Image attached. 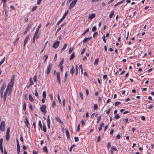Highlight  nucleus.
Instances as JSON below:
<instances>
[{
	"mask_svg": "<svg viewBox=\"0 0 154 154\" xmlns=\"http://www.w3.org/2000/svg\"><path fill=\"white\" fill-rule=\"evenodd\" d=\"M14 79L13 77L11 78L10 82L8 84L7 88L10 90L8 93V95L10 96L12 92V90L14 84Z\"/></svg>",
	"mask_w": 154,
	"mask_h": 154,
	"instance_id": "nucleus-1",
	"label": "nucleus"
},
{
	"mask_svg": "<svg viewBox=\"0 0 154 154\" xmlns=\"http://www.w3.org/2000/svg\"><path fill=\"white\" fill-rule=\"evenodd\" d=\"M53 65V64L51 63H50L49 65L48 66L47 70L46 71V73L48 75L49 74L51 71L52 66Z\"/></svg>",
	"mask_w": 154,
	"mask_h": 154,
	"instance_id": "nucleus-2",
	"label": "nucleus"
},
{
	"mask_svg": "<svg viewBox=\"0 0 154 154\" xmlns=\"http://www.w3.org/2000/svg\"><path fill=\"white\" fill-rule=\"evenodd\" d=\"M6 87V84H4L2 85L0 89V95L2 98L3 97L4 91Z\"/></svg>",
	"mask_w": 154,
	"mask_h": 154,
	"instance_id": "nucleus-3",
	"label": "nucleus"
},
{
	"mask_svg": "<svg viewBox=\"0 0 154 154\" xmlns=\"http://www.w3.org/2000/svg\"><path fill=\"white\" fill-rule=\"evenodd\" d=\"M5 123L4 121L1 122L0 125V130L2 131H3L5 130Z\"/></svg>",
	"mask_w": 154,
	"mask_h": 154,
	"instance_id": "nucleus-4",
	"label": "nucleus"
},
{
	"mask_svg": "<svg viewBox=\"0 0 154 154\" xmlns=\"http://www.w3.org/2000/svg\"><path fill=\"white\" fill-rule=\"evenodd\" d=\"M46 109V107L44 105H42V106L40 108V109L41 111L43 112L44 114H45L47 112Z\"/></svg>",
	"mask_w": 154,
	"mask_h": 154,
	"instance_id": "nucleus-5",
	"label": "nucleus"
},
{
	"mask_svg": "<svg viewBox=\"0 0 154 154\" xmlns=\"http://www.w3.org/2000/svg\"><path fill=\"white\" fill-rule=\"evenodd\" d=\"M10 90H9L8 88H6V90L5 91L4 96H3V97L4 99V101L5 102L7 98V96L8 93L9 92Z\"/></svg>",
	"mask_w": 154,
	"mask_h": 154,
	"instance_id": "nucleus-6",
	"label": "nucleus"
},
{
	"mask_svg": "<svg viewBox=\"0 0 154 154\" xmlns=\"http://www.w3.org/2000/svg\"><path fill=\"white\" fill-rule=\"evenodd\" d=\"M59 43L60 42L59 41H56L55 42L53 43V47L54 48H57L59 46Z\"/></svg>",
	"mask_w": 154,
	"mask_h": 154,
	"instance_id": "nucleus-7",
	"label": "nucleus"
},
{
	"mask_svg": "<svg viewBox=\"0 0 154 154\" xmlns=\"http://www.w3.org/2000/svg\"><path fill=\"white\" fill-rule=\"evenodd\" d=\"M57 80L59 84H60V73L59 72H57Z\"/></svg>",
	"mask_w": 154,
	"mask_h": 154,
	"instance_id": "nucleus-8",
	"label": "nucleus"
},
{
	"mask_svg": "<svg viewBox=\"0 0 154 154\" xmlns=\"http://www.w3.org/2000/svg\"><path fill=\"white\" fill-rule=\"evenodd\" d=\"M76 3H75L73 1H72V2L71 3L69 7V9H71L74 7V6L75 5Z\"/></svg>",
	"mask_w": 154,
	"mask_h": 154,
	"instance_id": "nucleus-9",
	"label": "nucleus"
},
{
	"mask_svg": "<svg viewBox=\"0 0 154 154\" xmlns=\"http://www.w3.org/2000/svg\"><path fill=\"white\" fill-rule=\"evenodd\" d=\"M29 35L27 36L26 37V38L24 40V45H23L24 47H25L26 45V43L27 42L29 38Z\"/></svg>",
	"mask_w": 154,
	"mask_h": 154,
	"instance_id": "nucleus-10",
	"label": "nucleus"
},
{
	"mask_svg": "<svg viewBox=\"0 0 154 154\" xmlns=\"http://www.w3.org/2000/svg\"><path fill=\"white\" fill-rule=\"evenodd\" d=\"M95 14H92L91 15L89 16L88 18L90 20L93 19L95 17Z\"/></svg>",
	"mask_w": 154,
	"mask_h": 154,
	"instance_id": "nucleus-11",
	"label": "nucleus"
},
{
	"mask_svg": "<svg viewBox=\"0 0 154 154\" xmlns=\"http://www.w3.org/2000/svg\"><path fill=\"white\" fill-rule=\"evenodd\" d=\"M65 132L67 138L69 139L70 138V135L68 130L67 129H66Z\"/></svg>",
	"mask_w": 154,
	"mask_h": 154,
	"instance_id": "nucleus-12",
	"label": "nucleus"
},
{
	"mask_svg": "<svg viewBox=\"0 0 154 154\" xmlns=\"http://www.w3.org/2000/svg\"><path fill=\"white\" fill-rule=\"evenodd\" d=\"M25 123L26 124L27 127H28V125L29 124V122L28 121V119L27 117H26L25 118V120L24 121Z\"/></svg>",
	"mask_w": 154,
	"mask_h": 154,
	"instance_id": "nucleus-13",
	"label": "nucleus"
},
{
	"mask_svg": "<svg viewBox=\"0 0 154 154\" xmlns=\"http://www.w3.org/2000/svg\"><path fill=\"white\" fill-rule=\"evenodd\" d=\"M32 24H33L32 23H29V24H28L26 29L29 30L32 27Z\"/></svg>",
	"mask_w": 154,
	"mask_h": 154,
	"instance_id": "nucleus-14",
	"label": "nucleus"
},
{
	"mask_svg": "<svg viewBox=\"0 0 154 154\" xmlns=\"http://www.w3.org/2000/svg\"><path fill=\"white\" fill-rule=\"evenodd\" d=\"M114 10H113L112 11H111L109 16V17L110 18H111L112 17L114 14Z\"/></svg>",
	"mask_w": 154,
	"mask_h": 154,
	"instance_id": "nucleus-15",
	"label": "nucleus"
},
{
	"mask_svg": "<svg viewBox=\"0 0 154 154\" xmlns=\"http://www.w3.org/2000/svg\"><path fill=\"white\" fill-rule=\"evenodd\" d=\"M29 100L32 102H33L34 100V99H33L31 94H29Z\"/></svg>",
	"mask_w": 154,
	"mask_h": 154,
	"instance_id": "nucleus-16",
	"label": "nucleus"
},
{
	"mask_svg": "<svg viewBox=\"0 0 154 154\" xmlns=\"http://www.w3.org/2000/svg\"><path fill=\"white\" fill-rule=\"evenodd\" d=\"M56 120L58 122L60 123H63V122H62L60 119L58 117H56L55 118Z\"/></svg>",
	"mask_w": 154,
	"mask_h": 154,
	"instance_id": "nucleus-17",
	"label": "nucleus"
},
{
	"mask_svg": "<svg viewBox=\"0 0 154 154\" xmlns=\"http://www.w3.org/2000/svg\"><path fill=\"white\" fill-rule=\"evenodd\" d=\"M68 12H69V10H67V11H66L65 13L64 14V15H63L62 17V18L64 20L66 16L67 15V14L68 13Z\"/></svg>",
	"mask_w": 154,
	"mask_h": 154,
	"instance_id": "nucleus-18",
	"label": "nucleus"
},
{
	"mask_svg": "<svg viewBox=\"0 0 154 154\" xmlns=\"http://www.w3.org/2000/svg\"><path fill=\"white\" fill-rule=\"evenodd\" d=\"M70 72V73L72 75L74 72V68L73 66H72V68L71 69Z\"/></svg>",
	"mask_w": 154,
	"mask_h": 154,
	"instance_id": "nucleus-19",
	"label": "nucleus"
},
{
	"mask_svg": "<svg viewBox=\"0 0 154 154\" xmlns=\"http://www.w3.org/2000/svg\"><path fill=\"white\" fill-rule=\"evenodd\" d=\"M67 45V44L66 43H65L64 44V45L63 46V48H62V49H61V52H62L64 50L66 49Z\"/></svg>",
	"mask_w": 154,
	"mask_h": 154,
	"instance_id": "nucleus-20",
	"label": "nucleus"
},
{
	"mask_svg": "<svg viewBox=\"0 0 154 154\" xmlns=\"http://www.w3.org/2000/svg\"><path fill=\"white\" fill-rule=\"evenodd\" d=\"M99 59L98 58H97L95 59L94 62V64L95 65H97L98 63L99 62Z\"/></svg>",
	"mask_w": 154,
	"mask_h": 154,
	"instance_id": "nucleus-21",
	"label": "nucleus"
},
{
	"mask_svg": "<svg viewBox=\"0 0 154 154\" xmlns=\"http://www.w3.org/2000/svg\"><path fill=\"white\" fill-rule=\"evenodd\" d=\"M104 125V123H102L100 125V126L98 128V129H99V131H100L102 129V127Z\"/></svg>",
	"mask_w": 154,
	"mask_h": 154,
	"instance_id": "nucleus-22",
	"label": "nucleus"
},
{
	"mask_svg": "<svg viewBox=\"0 0 154 154\" xmlns=\"http://www.w3.org/2000/svg\"><path fill=\"white\" fill-rule=\"evenodd\" d=\"M43 151L44 152L46 153L48 152V149H47L46 146H45L43 148Z\"/></svg>",
	"mask_w": 154,
	"mask_h": 154,
	"instance_id": "nucleus-23",
	"label": "nucleus"
},
{
	"mask_svg": "<svg viewBox=\"0 0 154 154\" xmlns=\"http://www.w3.org/2000/svg\"><path fill=\"white\" fill-rule=\"evenodd\" d=\"M42 129H43V131L45 132H46V127L45 124L43 125V127Z\"/></svg>",
	"mask_w": 154,
	"mask_h": 154,
	"instance_id": "nucleus-24",
	"label": "nucleus"
},
{
	"mask_svg": "<svg viewBox=\"0 0 154 154\" xmlns=\"http://www.w3.org/2000/svg\"><path fill=\"white\" fill-rule=\"evenodd\" d=\"M74 49V48L73 47H71L69 48V54H70L73 51Z\"/></svg>",
	"mask_w": 154,
	"mask_h": 154,
	"instance_id": "nucleus-25",
	"label": "nucleus"
},
{
	"mask_svg": "<svg viewBox=\"0 0 154 154\" xmlns=\"http://www.w3.org/2000/svg\"><path fill=\"white\" fill-rule=\"evenodd\" d=\"M74 57L75 53L74 52H73L71 55L70 60H72L74 58Z\"/></svg>",
	"mask_w": 154,
	"mask_h": 154,
	"instance_id": "nucleus-26",
	"label": "nucleus"
},
{
	"mask_svg": "<svg viewBox=\"0 0 154 154\" xmlns=\"http://www.w3.org/2000/svg\"><path fill=\"white\" fill-rule=\"evenodd\" d=\"M42 97L43 98H45L46 97V92L44 91L42 93Z\"/></svg>",
	"mask_w": 154,
	"mask_h": 154,
	"instance_id": "nucleus-27",
	"label": "nucleus"
},
{
	"mask_svg": "<svg viewBox=\"0 0 154 154\" xmlns=\"http://www.w3.org/2000/svg\"><path fill=\"white\" fill-rule=\"evenodd\" d=\"M89 31V28L87 29L85 32L82 34V35H84L86 33Z\"/></svg>",
	"mask_w": 154,
	"mask_h": 154,
	"instance_id": "nucleus-28",
	"label": "nucleus"
},
{
	"mask_svg": "<svg viewBox=\"0 0 154 154\" xmlns=\"http://www.w3.org/2000/svg\"><path fill=\"white\" fill-rule=\"evenodd\" d=\"M63 62H64V59H62L61 61L60 62V63L59 64V66H63L62 65L63 64Z\"/></svg>",
	"mask_w": 154,
	"mask_h": 154,
	"instance_id": "nucleus-29",
	"label": "nucleus"
},
{
	"mask_svg": "<svg viewBox=\"0 0 154 154\" xmlns=\"http://www.w3.org/2000/svg\"><path fill=\"white\" fill-rule=\"evenodd\" d=\"M47 124H50V116H48L47 119Z\"/></svg>",
	"mask_w": 154,
	"mask_h": 154,
	"instance_id": "nucleus-30",
	"label": "nucleus"
},
{
	"mask_svg": "<svg viewBox=\"0 0 154 154\" xmlns=\"http://www.w3.org/2000/svg\"><path fill=\"white\" fill-rule=\"evenodd\" d=\"M111 149L113 150V151H118L116 148V147L115 146H112L111 147Z\"/></svg>",
	"mask_w": 154,
	"mask_h": 154,
	"instance_id": "nucleus-31",
	"label": "nucleus"
},
{
	"mask_svg": "<svg viewBox=\"0 0 154 154\" xmlns=\"http://www.w3.org/2000/svg\"><path fill=\"white\" fill-rule=\"evenodd\" d=\"M38 125L40 127L41 129H42V124L40 120H39L38 121Z\"/></svg>",
	"mask_w": 154,
	"mask_h": 154,
	"instance_id": "nucleus-32",
	"label": "nucleus"
},
{
	"mask_svg": "<svg viewBox=\"0 0 154 154\" xmlns=\"http://www.w3.org/2000/svg\"><path fill=\"white\" fill-rule=\"evenodd\" d=\"M30 85H32L33 84V82L32 78H31L30 79Z\"/></svg>",
	"mask_w": 154,
	"mask_h": 154,
	"instance_id": "nucleus-33",
	"label": "nucleus"
},
{
	"mask_svg": "<svg viewBox=\"0 0 154 154\" xmlns=\"http://www.w3.org/2000/svg\"><path fill=\"white\" fill-rule=\"evenodd\" d=\"M120 116H119V114H116L115 116V117H114V118L116 119H119L120 118Z\"/></svg>",
	"mask_w": 154,
	"mask_h": 154,
	"instance_id": "nucleus-34",
	"label": "nucleus"
},
{
	"mask_svg": "<svg viewBox=\"0 0 154 154\" xmlns=\"http://www.w3.org/2000/svg\"><path fill=\"white\" fill-rule=\"evenodd\" d=\"M5 59V57H4L0 61V64H2L4 62Z\"/></svg>",
	"mask_w": 154,
	"mask_h": 154,
	"instance_id": "nucleus-35",
	"label": "nucleus"
},
{
	"mask_svg": "<svg viewBox=\"0 0 154 154\" xmlns=\"http://www.w3.org/2000/svg\"><path fill=\"white\" fill-rule=\"evenodd\" d=\"M9 138H10L9 134H6V135L5 136L6 139L7 140H8L9 139Z\"/></svg>",
	"mask_w": 154,
	"mask_h": 154,
	"instance_id": "nucleus-36",
	"label": "nucleus"
},
{
	"mask_svg": "<svg viewBox=\"0 0 154 154\" xmlns=\"http://www.w3.org/2000/svg\"><path fill=\"white\" fill-rule=\"evenodd\" d=\"M35 95L36 97H37L38 96V94L36 89V88L35 90Z\"/></svg>",
	"mask_w": 154,
	"mask_h": 154,
	"instance_id": "nucleus-37",
	"label": "nucleus"
},
{
	"mask_svg": "<svg viewBox=\"0 0 154 154\" xmlns=\"http://www.w3.org/2000/svg\"><path fill=\"white\" fill-rule=\"evenodd\" d=\"M121 103V102H119V101H117L115 103V106H117L119 105H120Z\"/></svg>",
	"mask_w": 154,
	"mask_h": 154,
	"instance_id": "nucleus-38",
	"label": "nucleus"
},
{
	"mask_svg": "<svg viewBox=\"0 0 154 154\" xmlns=\"http://www.w3.org/2000/svg\"><path fill=\"white\" fill-rule=\"evenodd\" d=\"M56 106V103L54 100H53L52 101V107L53 108H54Z\"/></svg>",
	"mask_w": 154,
	"mask_h": 154,
	"instance_id": "nucleus-39",
	"label": "nucleus"
},
{
	"mask_svg": "<svg viewBox=\"0 0 154 154\" xmlns=\"http://www.w3.org/2000/svg\"><path fill=\"white\" fill-rule=\"evenodd\" d=\"M63 20L62 18H61L59 21H58L56 24V25H58Z\"/></svg>",
	"mask_w": 154,
	"mask_h": 154,
	"instance_id": "nucleus-40",
	"label": "nucleus"
},
{
	"mask_svg": "<svg viewBox=\"0 0 154 154\" xmlns=\"http://www.w3.org/2000/svg\"><path fill=\"white\" fill-rule=\"evenodd\" d=\"M57 99H58L59 103H61V100L60 99L59 95V94H58L57 95Z\"/></svg>",
	"mask_w": 154,
	"mask_h": 154,
	"instance_id": "nucleus-41",
	"label": "nucleus"
},
{
	"mask_svg": "<svg viewBox=\"0 0 154 154\" xmlns=\"http://www.w3.org/2000/svg\"><path fill=\"white\" fill-rule=\"evenodd\" d=\"M17 143V148H20V145L19 143L18 140L17 139L16 140Z\"/></svg>",
	"mask_w": 154,
	"mask_h": 154,
	"instance_id": "nucleus-42",
	"label": "nucleus"
},
{
	"mask_svg": "<svg viewBox=\"0 0 154 154\" xmlns=\"http://www.w3.org/2000/svg\"><path fill=\"white\" fill-rule=\"evenodd\" d=\"M101 119V116L100 115V116H99L97 118V123H98L100 121Z\"/></svg>",
	"mask_w": 154,
	"mask_h": 154,
	"instance_id": "nucleus-43",
	"label": "nucleus"
},
{
	"mask_svg": "<svg viewBox=\"0 0 154 154\" xmlns=\"http://www.w3.org/2000/svg\"><path fill=\"white\" fill-rule=\"evenodd\" d=\"M82 65L81 64L79 66V68H80L81 69V73L82 74V73L83 72V69L82 67Z\"/></svg>",
	"mask_w": 154,
	"mask_h": 154,
	"instance_id": "nucleus-44",
	"label": "nucleus"
},
{
	"mask_svg": "<svg viewBox=\"0 0 154 154\" xmlns=\"http://www.w3.org/2000/svg\"><path fill=\"white\" fill-rule=\"evenodd\" d=\"M37 34H38L35 33L33 37V38H39V36H37Z\"/></svg>",
	"mask_w": 154,
	"mask_h": 154,
	"instance_id": "nucleus-45",
	"label": "nucleus"
},
{
	"mask_svg": "<svg viewBox=\"0 0 154 154\" xmlns=\"http://www.w3.org/2000/svg\"><path fill=\"white\" fill-rule=\"evenodd\" d=\"M79 95H80V96L81 98L82 99H83V95L82 92H79Z\"/></svg>",
	"mask_w": 154,
	"mask_h": 154,
	"instance_id": "nucleus-46",
	"label": "nucleus"
},
{
	"mask_svg": "<svg viewBox=\"0 0 154 154\" xmlns=\"http://www.w3.org/2000/svg\"><path fill=\"white\" fill-rule=\"evenodd\" d=\"M26 103L25 102H24L23 103V109L24 110H26Z\"/></svg>",
	"mask_w": 154,
	"mask_h": 154,
	"instance_id": "nucleus-47",
	"label": "nucleus"
},
{
	"mask_svg": "<svg viewBox=\"0 0 154 154\" xmlns=\"http://www.w3.org/2000/svg\"><path fill=\"white\" fill-rule=\"evenodd\" d=\"M37 8V7L36 6L33 7L31 10L32 11H34Z\"/></svg>",
	"mask_w": 154,
	"mask_h": 154,
	"instance_id": "nucleus-48",
	"label": "nucleus"
},
{
	"mask_svg": "<svg viewBox=\"0 0 154 154\" xmlns=\"http://www.w3.org/2000/svg\"><path fill=\"white\" fill-rule=\"evenodd\" d=\"M80 130V124H79L77 127V131L78 132Z\"/></svg>",
	"mask_w": 154,
	"mask_h": 154,
	"instance_id": "nucleus-49",
	"label": "nucleus"
},
{
	"mask_svg": "<svg viewBox=\"0 0 154 154\" xmlns=\"http://www.w3.org/2000/svg\"><path fill=\"white\" fill-rule=\"evenodd\" d=\"M98 108V106L97 104H94V110H97Z\"/></svg>",
	"mask_w": 154,
	"mask_h": 154,
	"instance_id": "nucleus-50",
	"label": "nucleus"
},
{
	"mask_svg": "<svg viewBox=\"0 0 154 154\" xmlns=\"http://www.w3.org/2000/svg\"><path fill=\"white\" fill-rule=\"evenodd\" d=\"M3 139L2 138H1L0 139V146H2Z\"/></svg>",
	"mask_w": 154,
	"mask_h": 154,
	"instance_id": "nucleus-51",
	"label": "nucleus"
},
{
	"mask_svg": "<svg viewBox=\"0 0 154 154\" xmlns=\"http://www.w3.org/2000/svg\"><path fill=\"white\" fill-rule=\"evenodd\" d=\"M97 30V28L96 26H94L92 28V30L93 32H95Z\"/></svg>",
	"mask_w": 154,
	"mask_h": 154,
	"instance_id": "nucleus-52",
	"label": "nucleus"
},
{
	"mask_svg": "<svg viewBox=\"0 0 154 154\" xmlns=\"http://www.w3.org/2000/svg\"><path fill=\"white\" fill-rule=\"evenodd\" d=\"M102 39H103V40L104 42L105 43H106V40L105 36V35H103L102 36Z\"/></svg>",
	"mask_w": 154,
	"mask_h": 154,
	"instance_id": "nucleus-53",
	"label": "nucleus"
},
{
	"mask_svg": "<svg viewBox=\"0 0 154 154\" xmlns=\"http://www.w3.org/2000/svg\"><path fill=\"white\" fill-rule=\"evenodd\" d=\"M19 38H17L14 42V45H15L17 43V41L19 40Z\"/></svg>",
	"mask_w": 154,
	"mask_h": 154,
	"instance_id": "nucleus-54",
	"label": "nucleus"
},
{
	"mask_svg": "<svg viewBox=\"0 0 154 154\" xmlns=\"http://www.w3.org/2000/svg\"><path fill=\"white\" fill-rule=\"evenodd\" d=\"M36 79H37V76L36 75H35L34 76V77H33V80H34V81L35 82H37Z\"/></svg>",
	"mask_w": 154,
	"mask_h": 154,
	"instance_id": "nucleus-55",
	"label": "nucleus"
},
{
	"mask_svg": "<svg viewBox=\"0 0 154 154\" xmlns=\"http://www.w3.org/2000/svg\"><path fill=\"white\" fill-rule=\"evenodd\" d=\"M74 140L75 141V142H78L79 141V138L76 137H74Z\"/></svg>",
	"mask_w": 154,
	"mask_h": 154,
	"instance_id": "nucleus-56",
	"label": "nucleus"
},
{
	"mask_svg": "<svg viewBox=\"0 0 154 154\" xmlns=\"http://www.w3.org/2000/svg\"><path fill=\"white\" fill-rule=\"evenodd\" d=\"M10 133V128H8L6 131V134H9Z\"/></svg>",
	"mask_w": 154,
	"mask_h": 154,
	"instance_id": "nucleus-57",
	"label": "nucleus"
},
{
	"mask_svg": "<svg viewBox=\"0 0 154 154\" xmlns=\"http://www.w3.org/2000/svg\"><path fill=\"white\" fill-rule=\"evenodd\" d=\"M78 66L76 65L75 67V74L77 75L78 74Z\"/></svg>",
	"mask_w": 154,
	"mask_h": 154,
	"instance_id": "nucleus-58",
	"label": "nucleus"
},
{
	"mask_svg": "<svg viewBox=\"0 0 154 154\" xmlns=\"http://www.w3.org/2000/svg\"><path fill=\"white\" fill-rule=\"evenodd\" d=\"M98 35V32H95L93 34V37L94 38L96 35L97 36V35Z\"/></svg>",
	"mask_w": 154,
	"mask_h": 154,
	"instance_id": "nucleus-59",
	"label": "nucleus"
},
{
	"mask_svg": "<svg viewBox=\"0 0 154 154\" xmlns=\"http://www.w3.org/2000/svg\"><path fill=\"white\" fill-rule=\"evenodd\" d=\"M85 50H86L85 48H83L82 51L81 52V54H83L84 53L85 51Z\"/></svg>",
	"mask_w": 154,
	"mask_h": 154,
	"instance_id": "nucleus-60",
	"label": "nucleus"
},
{
	"mask_svg": "<svg viewBox=\"0 0 154 154\" xmlns=\"http://www.w3.org/2000/svg\"><path fill=\"white\" fill-rule=\"evenodd\" d=\"M65 101L66 100L65 99H63V106H64L65 105Z\"/></svg>",
	"mask_w": 154,
	"mask_h": 154,
	"instance_id": "nucleus-61",
	"label": "nucleus"
},
{
	"mask_svg": "<svg viewBox=\"0 0 154 154\" xmlns=\"http://www.w3.org/2000/svg\"><path fill=\"white\" fill-rule=\"evenodd\" d=\"M68 76L67 72L66 71L65 74L64 78L67 79Z\"/></svg>",
	"mask_w": 154,
	"mask_h": 154,
	"instance_id": "nucleus-62",
	"label": "nucleus"
},
{
	"mask_svg": "<svg viewBox=\"0 0 154 154\" xmlns=\"http://www.w3.org/2000/svg\"><path fill=\"white\" fill-rule=\"evenodd\" d=\"M121 136L120 135V134H118L116 137V139H120V138Z\"/></svg>",
	"mask_w": 154,
	"mask_h": 154,
	"instance_id": "nucleus-63",
	"label": "nucleus"
},
{
	"mask_svg": "<svg viewBox=\"0 0 154 154\" xmlns=\"http://www.w3.org/2000/svg\"><path fill=\"white\" fill-rule=\"evenodd\" d=\"M123 120L124 121V122H125V123H126L128 122V119H127V118H126V119H123Z\"/></svg>",
	"mask_w": 154,
	"mask_h": 154,
	"instance_id": "nucleus-64",
	"label": "nucleus"
}]
</instances>
